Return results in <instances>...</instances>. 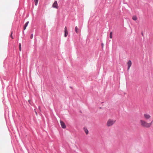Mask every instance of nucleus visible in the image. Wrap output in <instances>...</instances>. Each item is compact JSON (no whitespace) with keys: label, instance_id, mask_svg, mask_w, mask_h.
<instances>
[{"label":"nucleus","instance_id":"nucleus-11","mask_svg":"<svg viewBox=\"0 0 153 153\" xmlns=\"http://www.w3.org/2000/svg\"><path fill=\"white\" fill-rule=\"evenodd\" d=\"M137 19V17L136 16H133L132 17V19L134 21L136 20Z\"/></svg>","mask_w":153,"mask_h":153},{"label":"nucleus","instance_id":"nucleus-6","mask_svg":"<svg viewBox=\"0 0 153 153\" xmlns=\"http://www.w3.org/2000/svg\"><path fill=\"white\" fill-rule=\"evenodd\" d=\"M144 116L146 120L148 119L151 117V116L149 115L146 114H144Z\"/></svg>","mask_w":153,"mask_h":153},{"label":"nucleus","instance_id":"nucleus-5","mask_svg":"<svg viewBox=\"0 0 153 153\" xmlns=\"http://www.w3.org/2000/svg\"><path fill=\"white\" fill-rule=\"evenodd\" d=\"M64 32H65L64 36L65 37H67V35L68 34V32L67 27H66L65 28Z\"/></svg>","mask_w":153,"mask_h":153},{"label":"nucleus","instance_id":"nucleus-16","mask_svg":"<svg viewBox=\"0 0 153 153\" xmlns=\"http://www.w3.org/2000/svg\"><path fill=\"white\" fill-rule=\"evenodd\" d=\"M12 33H13V32H12L11 34L10 35V37L12 38V39H13V38L12 36Z\"/></svg>","mask_w":153,"mask_h":153},{"label":"nucleus","instance_id":"nucleus-14","mask_svg":"<svg viewBox=\"0 0 153 153\" xmlns=\"http://www.w3.org/2000/svg\"><path fill=\"white\" fill-rule=\"evenodd\" d=\"M19 50L20 51H21V45L20 43L19 44Z\"/></svg>","mask_w":153,"mask_h":153},{"label":"nucleus","instance_id":"nucleus-20","mask_svg":"<svg viewBox=\"0 0 153 153\" xmlns=\"http://www.w3.org/2000/svg\"><path fill=\"white\" fill-rule=\"evenodd\" d=\"M142 153V152H140V153Z\"/></svg>","mask_w":153,"mask_h":153},{"label":"nucleus","instance_id":"nucleus-8","mask_svg":"<svg viewBox=\"0 0 153 153\" xmlns=\"http://www.w3.org/2000/svg\"><path fill=\"white\" fill-rule=\"evenodd\" d=\"M29 23V22H26V23L25 24L24 26V30H25L26 29V28L27 26L28 25Z\"/></svg>","mask_w":153,"mask_h":153},{"label":"nucleus","instance_id":"nucleus-17","mask_svg":"<svg viewBox=\"0 0 153 153\" xmlns=\"http://www.w3.org/2000/svg\"><path fill=\"white\" fill-rule=\"evenodd\" d=\"M35 112L36 115H37V113L36 111H35Z\"/></svg>","mask_w":153,"mask_h":153},{"label":"nucleus","instance_id":"nucleus-2","mask_svg":"<svg viewBox=\"0 0 153 153\" xmlns=\"http://www.w3.org/2000/svg\"><path fill=\"white\" fill-rule=\"evenodd\" d=\"M115 122L116 120H115L109 119L107 122L106 125L108 127L111 126L115 124Z\"/></svg>","mask_w":153,"mask_h":153},{"label":"nucleus","instance_id":"nucleus-1","mask_svg":"<svg viewBox=\"0 0 153 153\" xmlns=\"http://www.w3.org/2000/svg\"><path fill=\"white\" fill-rule=\"evenodd\" d=\"M141 125L145 128H149L152 125V122L150 123H148L143 120H140V121Z\"/></svg>","mask_w":153,"mask_h":153},{"label":"nucleus","instance_id":"nucleus-12","mask_svg":"<svg viewBox=\"0 0 153 153\" xmlns=\"http://www.w3.org/2000/svg\"><path fill=\"white\" fill-rule=\"evenodd\" d=\"M112 32H111L110 33V37L111 39H112Z\"/></svg>","mask_w":153,"mask_h":153},{"label":"nucleus","instance_id":"nucleus-3","mask_svg":"<svg viewBox=\"0 0 153 153\" xmlns=\"http://www.w3.org/2000/svg\"><path fill=\"white\" fill-rule=\"evenodd\" d=\"M52 7L54 8H56V9H58L59 8V6H58L57 2L56 1H55L52 6Z\"/></svg>","mask_w":153,"mask_h":153},{"label":"nucleus","instance_id":"nucleus-9","mask_svg":"<svg viewBox=\"0 0 153 153\" xmlns=\"http://www.w3.org/2000/svg\"><path fill=\"white\" fill-rule=\"evenodd\" d=\"M84 130L87 135L88 134V131L86 128H84Z\"/></svg>","mask_w":153,"mask_h":153},{"label":"nucleus","instance_id":"nucleus-10","mask_svg":"<svg viewBox=\"0 0 153 153\" xmlns=\"http://www.w3.org/2000/svg\"><path fill=\"white\" fill-rule=\"evenodd\" d=\"M78 30L79 29L78 27L77 26L75 28V31L76 32V33H79V31Z\"/></svg>","mask_w":153,"mask_h":153},{"label":"nucleus","instance_id":"nucleus-18","mask_svg":"<svg viewBox=\"0 0 153 153\" xmlns=\"http://www.w3.org/2000/svg\"><path fill=\"white\" fill-rule=\"evenodd\" d=\"M28 102H29V103H30V100H28Z\"/></svg>","mask_w":153,"mask_h":153},{"label":"nucleus","instance_id":"nucleus-7","mask_svg":"<svg viewBox=\"0 0 153 153\" xmlns=\"http://www.w3.org/2000/svg\"><path fill=\"white\" fill-rule=\"evenodd\" d=\"M132 64V62L131 60H129L127 62V65H128V70H129L130 67L131 66Z\"/></svg>","mask_w":153,"mask_h":153},{"label":"nucleus","instance_id":"nucleus-19","mask_svg":"<svg viewBox=\"0 0 153 153\" xmlns=\"http://www.w3.org/2000/svg\"><path fill=\"white\" fill-rule=\"evenodd\" d=\"M102 46H103V44L102 43Z\"/></svg>","mask_w":153,"mask_h":153},{"label":"nucleus","instance_id":"nucleus-4","mask_svg":"<svg viewBox=\"0 0 153 153\" xmlns=\"http://www.w3.org/2000/svg\"><path fill=\"white\" fill-rule=\"evenodd\" d=\"M60 123L62 127L63 128H66V126L65 123L62 121L60 120Z\"/></svg>","mask_w":153,"mask_h":153},{"label":"nucleus","instance_id":"nucleus-13","mask_svg":"<svg viewBox=\"0 0 153 153\" xmlns=\"http://www.w3.org/2000/svg\"><path fill=\"white\" fill-rule=\"evenodd\" d=\"M38 0H34L35 5L36 6L37 5Z\"/></svg>","mask_w":153,"mask_h":153},{"label":"nucleus","instance_id":"nucleus-15","mask_svg":"<svg viewBox=\"0 0 153 153\" xmlns=\"http://www.w3.org/2000/svg\"><path fill=\"white\" fill-rule=\"evenodd\" d=\"M33 34H31L30 35V38L31 39H32L33 38Z\"/></svg>","mask_w":153,"mask_h":153}]
</instances>
